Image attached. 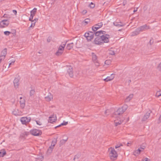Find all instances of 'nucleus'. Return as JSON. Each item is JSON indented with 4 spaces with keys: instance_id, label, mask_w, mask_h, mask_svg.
Listing matches in <instances>:
<instances>
[{
    "instance_id": "obj_1",
    "label": "nucleus",
    "mask_w": 161,
    "mask_h": 161,
    "mask_svg": "<svg viewBox=\"0 0 161 161\" xmlns=\"http://www.w3.org/2000/svg\"><path fill=\"white\" fill-rule=\"evenodd\" d=\"M109 35L106 34L105 36L102 35L100 36L96 37L94 40V43L97 45H101L103 43L108 42Z\"/></svg>"
},
{
    "instance_id": "obj_2",
    "label": "nucleus",
    "mask_w": 161,
    "mask_h": 161,
    "mask_svg": "<svg viewBox=\"0 0 161 161\" xmlns=\"http://www.w3.org/2000/svg\"><path fill=\"white\" fill-rule=\"evenodd\" d=\"M109 150H111L109 153V155L110 159L113 160H115L117 157V153L114 148L110 147Z\"/></svg>"
},
{
    "instance_id": "obj_3",
    "label": "nucleus",
    "mask_w": 161,
    "mask_h": 161,
    "mask_svg": "<svg viewBox=\"0 0 161 161\" xmlns=\"http://www.w3.org/2000/svg\"><path fill=\"white\" fill-rule=\"evenodd\" d=\"M128 107L127 105H124L122 107L119 108L118 110L114 112L115 115H120L123 114L127 109Z\"/></svg>"
},
{
    "instance_id": "obj_4",
    "label": "nucleus",
    "mask_w": 161,
    "mask_h": 161,
    "mask_svg": "<svg viewBox=\"0 0 161 161\" xmlns=\"http://www.w3.org/2000/svg\"><path fill=\"white\" fill-rule=\"evenodd\" d=\"M96 31H88V32H86L84 34V36L86 38L88 41H91L94 37V33Z\"/></svg>"
},
{
    "instance_id": "obj_5",
    "label": "nucleus",
    "mask_w": 161,
    "mask_h": 161,
    "mask_svg": "<svg viewBox=\"0 0 161 161\" xmlns=\"http://www.w3.org/2000/svg\"><path fill=\"white\" fill-rule=\"evenodd\" d=\"M31 134L34 136H39L42 134V132L40 130L34 129L30 131Z\"/></svg>"
},
{
    "instance_id": "obj_6",
    "label": "nucleus",
    "mask_w": 161,
    "mask_h": 161,
    "mask_svg": "<svg viewBox=\"0 0 161 161\" xmlns=\"http://www.w3.org/2000/svg\"><path fill=\"white\" fill-rule=\"evenodd\" d=\"M92 60L93 61L97 67H98L99 65V63L97 59V57L96 55L93 53H92Z\"/></svg>"
},
{
    "instance_id": "obj_7",
    "label": "nucleus",
    "mask_w": 161,
    "mask_h": 161,
    "mask_svg": "<svg viewBox=\"0 0 161 161\" xmlns=\"http://www.w3.org/2000/svg\"><path fill=\"white\" fill-rule=\"evenodd\" d=\"M31 120V118L30 117H22L20 119V121L23 124H26V123L29 122Z\"/></svg>"
},
{
    "instance_id": "obj_8",
    "label": "nucleus",
    "mask_w": 161,
    "mask_h": 161,
    "mask_svg": "<svg viewBox=\"0 0 161 161\" xmlns=\"http://www.w3.org/2000/svg\"><path fill=\"white\" fill-rule=\"evenodd\" d=\"M8 24V22L7 19L3 20L0 23V27L1 28L6 27Z\"/></svg>"
},
{
    "instance_id": "obj_9",
    "label": "nucleus",
    "mask_w": 161,
    "mask_h": 161,
    "mask_svg": "<svg viewBox=\"0 0 161 161\" xmlns=\"http://www.w3.org/2000/svg\"><path fill=\"white\" fill-rule=\"evenodd\" d=\"M67 73L71 77L73 76V69L71 66H69L68 67L67 69Z\"/></svg>"
},
{
    "instance_id": "obj_10",
    "label": "nucleus",
    "mask_w": 161,
    "mask_h": 161,
    "mask_svg": "<svg viewBox=\"0 0 161 161\" xmlns=\"http://www.w3.org/2000/svg\"><path fill=\"white\" fill-rule=\"evenodd\" d=\"M103 25L102 23L100 22L93 25L92 27V30H97L102 27Z\"/></svg>"
},
{
    "instance_id": "obj_11",
    "label": "nucleus",
    "mask_w": 161,
    "mask_h": 161,
    "mask_svg": "<svg viewBox=\"0 0 161 161\" xmlns=\"http://www.w3.org/2000/svg\"><path fill=\"white\" fill-rule=\"evenodd\" d=\"M57 120V117L56 115L53 114L51 116L49 117L48 122L51 123H53Z\"/></svg>"
},
{
    "instance_id": "obj_12",
    "label": "nucleus",
    "mask_w": 161,
    "mask_h": 161,
    "mask_svg": "<svg viewBox=\"0 0 161 161\" xmlns=\"http://www.w3.org/2000/svg\"><path fill=\"white\" fill-rule=\"evenodd\" d=\"M151 113V111L150 110H149L147 111L142 119V120L143 121H146L147 119L149 118Z\"/></svg>"
},
{
    "instance_id": "obj_13",
    "label": "nucleus",
    "mask_w": 161,
    "mask_h": 161,
    "mask_svg": "<svg viewBox=\"0 0 161 161\" xmlns=\"http://www.w3.org/2000/svg\"><path fill=\"white\" fill-rule=\"evenodd\" d=\"M113 24L115 26L120 27L124 26L125 25V23H123L121 22L118 21L117 20L114 22Z\"/></svg>"
},
{
    "instance_id": "obj_14",
    "label": "nucleus",
    "mask_w": 161,
    "mask_h": 161,
    "mask_svg": "<svg viewBox=\"0 0 161 161\" xmlns=\"http://www.w3.org/2000/svg\"><path fill=\"white\" fill-rule=\"evenodd\" d=\"M20 100L19 101V103L20 107L21 108H23L25 107V100L24 98H23L21 97H20Z\"/></svg>"
},
{
    "instance_id": "obj_15",
    "label": "nucleus",
    "mask_w": 161,
    "mask_h": 161,
    "mask_svg": "<svg viewBox=\"0 0 161 161\" xmlns=\"http://www.w3.org/2000/svg\"><path fill=\"white\" fill-rule=\"evenodd\" d=\"M150 27L149 26H147L146 25L140 26L138 28V30H149L150 29Z\"/></svg>"
},
{
    "instance_id": "obj_16",
    "label": "nucleus",
    "mask_w": 161,
    "mask_h": 161,
    "mask_svg": "<svg viewBox=\"0 0 161 161\" xmlns=\"http://www.w3.org/2000/svg\"><path fill=\"white\" fill-rule=\"evenodd\" d=\"M114 75L112 74L109 76H108L107 77L104 79V80L106 82H108L112 80L114 78Z\"/></svg>"
},
{
    "instance_id": "obj_17",
    "label": "nucleus",
    "mask_w": 161,
    "mask_h": 161,
    "mask_svg": "<svg viewBox=\"0 0 161 161\" xmlns=\"http://www.w3.org/2000/svg\"><path fill=\"white\" fill-rule=\"evenodd\" d=\"M19 78H16L14 79L13 82L14 85V87L17 88L18 87L19 85Z\"/></svg>"
},
{
    "instance_id": "obj_18",
    "label": "nucleus",
    "mask_w": 161,
    "mask_h": 161,
    "mask_svg": "<svg viewBox=\"0 0 161 161\" xmlns=\"http://www.w3.org/2000/svg\"><path fill=\"white\" fill-rule=\"evenodd\" d=\"M7 49L6 48H4L2 51L0 56V57H3V59H4L5 57L7 54Z\"/></svg>"
},
{
    "instance_id": "obj_19",
    "label": "nucleus",
    "mask_w": 161,
    "mask_h": 161,
    "mask_svg": "<svg viewBox=\"0 0 161 161\" xmlns=\"http://www.w3.org/2000/svg\"><path fill=\"white\" fill-rule=\"evenodd\" d=\"M53 98V96L50 93L47 96L45 97V99L48 102L50 101Z\"/></svg>"
},
{
    "instance_id": "obj_20",
    "label": "nucleus",
    "mask_w": 161,
    "mask_h": 161,
    "mask_svg": "<svg viewBox=\"0 0 161 161\" xmlns=\"http://www.w3.org/2000/svg\"><path fill=\"white\" fill-rule=\"evenodd\" d=\"M103 32H105V31H97V32H95L94 34H95V36H100L103 34Z\"/></svg>"
},
{
    "instance_id": "obj_21",
    "label": "nucleus",
    "mask_w": 161,
    "mask_h": 161,
    "mask_svg": "<svg viewBox=\"0 0 161 161\" xmlns=\"http://www.w3.org/2000/svg\"><path fill=\"white\" fill-rule=\"evenodd\" d=\"M133 94H130L125 100V101L126 102H129L131 99L133 98Z\"/></svg>"
},
{
    "instance_id": "obj_22",
    "label": "nucleus",
    "mask_w": 161,
    "mask_h": 161,
    "mask_svg": "<svg viewBox=\"0 0 161 161\" xmlns=\"http://www.w3.org/2000/svg\"><path fill=\"white\" fill-rule=\"evenodd\" d=\"M73 45L74 44L73 43L68 44L66 46V48L68 50H69L73 47Z\"/></svg>"
},
{
    "instance_id": "obj_23",
    "label": "nucleus",
    "mask_w": 161,
    "mask_h": 161,
    "mask_svg": "<svg viewBox=\"0 0 161 161\" xmlns=\"http://www.w3.org/2000/svg\"><path fill=\"white\" fill-rule=\"evenodd\" d=\"M140 31H134L130 34V36H133L139 34Z\"/></svg>"
},
{
    "instance_id": "obj_24",
    "label": "nucleus",
    "mask_w": 161,
    "mask_h": 161,
    "mask_svg": "<svg viewBox=\"0 0 161 161\" xmlns=\"http://www.w3.org/2000/svg\"><path fill=\"white\" fill-rule=\"evenodd\" d=\"M6 154L5 150H2L0 151V157H3Z\"/></svg>"
},
{
    "instance_id": "obj_25",
    "label": "nucleus",
    "mask_w": 161,
    "mask_h": 161,
    "mask_svg": "<svg viewBox=\"0 0 161 161\" xmlns=\"http://www.w3.org/2000/svg\"><path fill=\"white\" fill-rule=\"evenodd\" d=\"M90 20L89 19L87 18L85 19L82 22V24L84 25H86L88 24V23L90 22Z\"/></svg>"
},
{
    "instance_id": "obj_26",
    "label": "nucleus",
    "mask_w": 161,
    "mask_h": 161,
    "mask_svg": "<svg viewBox=\"0 0 161 161\" xmlns=\"http://www.w3.org/2000/svg\"><path fill=\"white\" fill-rule=\"evenodd\" d=\"M18 111V109H15L12 112V113L15 115H18L19 114Z\"/></svg>"
},
{
    "instance_id": "obj_27",
    "label": "nucleus",
    "mask_w": 161,
    "mask_h": 161,
    "mask_svg": "<svg viewBox=\"0 0 161 161\" xmlns=\"http://www.w3.org/2000/svg\"><path fill=\"white\" fill-rule=\"evenodd\" d=\"M37 8H34L31 11V14L34 16L36 12Z\"/></svg>"
},
{
    "instance_id": "obj_28",
    "label": "nucleus",
    "mask_w": 161,
    "mask_h": 161,
    "mask_svg": "<svg viewBox=\"0 0 161 161\" xmlns=\"http://www.w3.org/2000/svg\"><path fill=\"white\" fill-rule=\"evenodd\" d=\"M68 124V122H65L64 121L60 125L57 126L55 127V128H56L58 127H59L61 126V125H66Z\"/></svg>"
},
{
    "instance_id": "obj_29",
    "label": "nucleus",
    "mask_w": 161,
    "mask_h": 161,
    "mask_svg": "<svg viewBox=\"0 0 161 161\" xmlns=\"http://www.w3.org/2000/svg\"><path fill=\"white\" fill-rule=\"evenodd\" d=\"M54 146H53L51 145L49 147V148L47 150V151L49 153H51L53 149V148Z\"/></svg>"
},
{
    "instance_id": "obj_30",
    "label": "nucleus",
    "mask_w": 161,
    "mask_h": 161,
    "mask_svg": "<svg viewBox=\"0 0 161 161\" xmlns=\"http://www.w3.org/2000/svg\"><path fill=\"white\" fill-rule=\"evenodd\" d=\"M155 96L158 97H159L160 96H161V90H160L159 91H157L156 94Z\"/></svg>"
},
{
    "instance_id": "obj_31",
    "label": "nucleus",
    "mask_w": 161,
    "mask_h": 161,
    "mask_svg": "<svg viewBox=\"0 0 161 161\" xmlns=\"http://www.w3.org/2000/svg\"><path fill=\"white\" fill-rule=\"evenodd\" d=\"M57 142V139H54V140H53L52 143H51V145L53 146H55V145L56 144Z\"/></svg>"
},
{
    "instance_id": "obj_32",
    "label": "nucleus",
    "mask_w": 161,
    "mask_h": 161,
    "mask_svg": "<svg viewBox=\"0 0 161 161\" xmlns=\"http://www.w3.org/2000/svg\"><path fill=\"white\" fill-rule=\"evenodd\" d=\"M146 147V144L145 143H143L140 146V148L141 149L143 150Z\"/></svg>"
},
{
    "instance_id": "obj_33",
    "label": "nucleus",
    "mask_w": 161,
    "mask_h": 161,
    "mask_svg": "<svg viewBox=\"0 0 161 161\" xmlns=\"http://www.w3.org/2000/svg\"><path fill=\"white\" fill-rule=\"evenodd\" d=\"M63 53V52L60 51H59L58 50V51L56 52V54L57 56H59L61 55Z\"/></svg>"
},
{
    "instance_id": "obj_34",
    "label": "nucleus",
    "mask_w": 161,
    "mask_h": 161,
    "mask_svg": "<svg viewBox=\"0 0 161 161\" xmlns=\"http://www.w3.org/2000/svg\"><path fill=\"white\" fill-rule=\"evenodd\" d=\"M123 122V120H122V121L120 120L118 122H116L115 121V125L116 126H117L121 124Z\"/></svg>"
},
{
    "instance_id": "obj_35",
    "label": "nucleus",
    "mask_w": 161,
    "mask_h": 161,
    "mask_svg": "<svg viewBox=\"0 0 161 161\" xmlns=\"http://www.w3.org/2000/svg\"><path fill=\"white\" fill-rule=\"evenodd\" d=\"M95 6V5L93 3L91 2L90 4L89 5V7H90V8H93Z\"/></svg>"
},
{
    "instance_id": "obj_36",
    "label": "nucleus",
    "mask_w": 161,
    "mask_h": 161,
    "mask_svg": "<svg viewBox=\"0 0 161 161\" xmlns=\"http://www.w3.org/2000/svg\"><path fill=\"white\" fill-rule=\"evenodd\" d=\"M80 157V156H79V155H75L74 158V160H78V159Z\"/></svg>"
},
{
    "instance_id": "obj_37",
    "label": "nucleus",
    "mask_w": 161,
    "mask_h": 161,
    "mask_svg": "<svg viewBox=\"0 0 161 161\" xmlns=\"http://www.w3.org/2000/svg\"><path fill=\"white\" fill-rule=\"evenodd\" d=\"M109 54L110 55H114L115 54V53L114 51L110 50H109Z\"/></svg>"
},
{
    "instance_id": "obj_38",
    "label": "nucleus",
    "mask_w": 161,
    "mask_h": 161,
    "mask_svg": "<svg viewBox=\"0 0 161 161\" xmlns=\"http://www.w3.org/2000/svg\"><path fill=\"white\" fill-rule=\"evenodd\" d=\"M35 92V91L34 90H31L30 92V96H32Z\"/></svg>"
},
{
    "instance_id": "obj_39",
    "label": "nucleus",
    "mask_w": 161,
    "mask_h": 161,
    "mask_svg": "<svg viewBox=\"0 0 161 161\" xmlns=\"http://www.w3.org/2000/svg\"><path fill=\"white\" fill-rule=\"evenodd\" d=\"M64 49V48L63 47L60 46L58 48V50L59 51H62L63 52Z\"/></svg>"
},
{
    "instance_id": "obj_40",
    "label": "nucleus",
    "mask_w": 161,
    "mask_h": 161,
    "mask_svg": "<svg viewBox=\"0 0 161 161\" xmlns=\"http://www.w3.org/2000/svg\"><path fill=\"white\" fill-rule=\"evenodd\" d=\"M111 63V61L110 60H106L105 62V64L107 65H109Z\"/></svg>"
},
{
    "instance_id": "obj_41",
    "label": "nucleus",
    "mask_w": 161,
    "mask_h": 161,
    "mask_svg": "<svg viewBox=\"0 0 161 161\" xmlns=\"http://www.w3.org/2000/svg\"><path fill=\"white\" fill-rule=\"evenodd\" d=\"M5 35H9L11 32L8 31H5L4 32Z\"/></svg>"
},
{
    "instance_id": "obj_42",
    "label": "nucleus",
    "mask_w": 161,
    "mask_h": 161,
    "mask_svg": "<svg viewBox=\"0 0 161 161\" xmlns=\"http://www.w3.org/2000/svg\"><path fill=\"white\" fill-rule=\"evenodd\" d=\"M134 155L135 156H137L138 155L140 154V153H139V152L137 151V150H136L134 152Z\"/></svg>"
},
{
    "instance_id": "obj_43",
    "label": "nucleus",
    "mask_w": 161,
    "mask_h": 161,
    "mask_svg": "<svg viewBox=\"0 0 161 161\" xmlns=\"http://www.w3.org/2000/svg\"><path fill=\"white\" fill-rule=\"evenodd\" d=\"M121 146H123V145H122V144L121 143H120V144H117L115 146V148L116 149V148H118V147H120Z\"/></svg>"
},
{
    "instance_id": "obj_44",
    "label": "nucleus",
    "mask_w": 161,
    "mask_h": 161,
    "mask_svg": "<svg viewBox=\"0 0 161 161\" xmlns=\"http://www.w3.org/2000/svg\"><path fill=\"white\" fill-rule=\"evenodd\" d=\"M64 139H62L60 141V145H62L64 144L65 142H64Z\"/></svg>"
},
{
    "instance_id": "obj_45",
    "label": "nucleus",
    "mask_w": 161,
    "mask_h": 161,
    "mask_svg": "<svg viewBox=\"0 0 161 161\" xmlns=\"http://www.w3.org/2000/svg\"><path fill=\"white\" fill-rule=\"evenodd\" d=\"M153 38H152L149 42V44L150 45H152L153 43Z\"/></svg>"
},
{
    "instance_id": "obj_46",
    "label": "nucleus",
    "mask_w": 161,
    "mask_h": 161,
    "mask_svg": "<svg viewBox=\"0 0 161 161\" xmlns=\"http://www.w3.org/2000/svg\"><path fill=\"white\" fill-rule=\"evenodd\" d=\"M34 16L31 14L30 17L29 18V20L31 21H33V20H32V19H33V17Z\"/></svg>"
},
{
    "instance_id": "obj_47",
    "label": "nucleus",
    "mask_w": 161,
    "mask_h": 161,
    "mask_svg": "<svg viewBox=\"0 0 161 161\" xmlns=\"http://www.w3.org/2000/svg\"><path fill=\"white\" fill-rule=\"evenodd\" d=\"M31 21H32V23H31V25L30 27H31V26H34L35 25V24L36 23V21H34V20H33Z\"/></svg>"
},
{
    "instance_id": "obj_48",
    "label": "nucleus",
    "mask_w": 161,
    "mask_h": 161,
    "mask_svg": "<svg viewBox=\"0 0 161 161\" xmlns=\"http://www.w3.org/2000/svg\"><path fill=\"white\" fill-rule=\"evenodd\" d=\"M36 124L39 125H42V123L39 121H36Z\"/></svg>"
},
{
    "instance_id": "obj_49",
    "label": "nucleus",
    "mask_w": 161,
    "mask_h": 161,
    "mask_svg": "<svg viewBox=\"0 0 161 161\" xmlns=\"http://www.w3.org/2000/svg\"><path fill=\"white\" fill-rule=\"evenodd\" d=\"M158 69L159 70H161V62L159 64L158 67Z\"/></svg>"
},
{
    "instance_id": "obj_50",
    "label": "nucleus",
    "mask_w": 161,
    "mask_h": 161,
    "mask_svg": "<svg viewBox=\"0 0 161 161\" xmlns=\"http://www.w3.org/2000/svg\"><path fill=\"white\" fill-rule=\"evenodd\" d=\"M87 11L86 10H84L82 11V14H85L86 13Z\"/></svg>"
},
{
    "instance_id": "obj_51",
    "label": "nucleus",
    "mask_w": 161,
    "mask_h": 161,
    "mask_svg": "<svg viewBox=\"0 0 161 161\" xmlns=\"http://www.w3.org/2000/svg\"><path fill=\"white\" fill-rule=\"evenodd\" d=\"M137 150L140 153L142 151V149H141L140 148H139L138 149H137Z\"/></svg>"
},
{
    "instance_id": "obj_52",
    "label": "nucleus",
    "mask_w": 161,
    "mask_h": 161,
    "mask_svg": "<svg viewBox=\"0 0 161 161\" xmlns=\"http://www.w3.org/2000/svg\"><path fill=\"white\" fill-rule=\"evenodd\" d=\"M15 62V60L12 61L9 64V67L11 64H13Z\"/></svg>"
},
{
    "instance_id": "obj_53",
    "label": "nucleus",
    "mask_w": 161,
    "mask_h": 161,
    "mask_svg": "<svg viewBox=\"0 0 161 161\" xmlns=\"http://www.w3.org/2000/svg\"><path fill=\"white\" fill-rule=\"evenodd\" d=\"M142 161H149V160L147 158H146L144 160H142Z\"/></svg>"
},
{
    "instance_id": "obj_54",
    "label": "nucleus",
    "mask_w": 161,
    "mask_h": 161,
    "mask_svg": "<svg viewBox=\"0 0 161 161\" xmlns=\"http://www.w3.org/2000/svg\"><path fill=\"white\" fill-rule=\"evenodd\" d=\"M47 41L48 42H49L51 41V38L48 37L47 39Z\"/></svg>"
},
{
    "instance_id": "obj_55",
    "label": "nucleus",
    "mask_w": 161,
    "mask_h": 161,
    "mask_svg": "<svg viewBox=\"0 0 161 161\" xmlns=\"http://www.w3.org/2000/svg\"><path fill=\"white\" fill-rule=\"evenodd\" d=\"M13 12L14 14H17V11L16 10H13Z\"/></svg>"
},
{
    "instance_id": "obj_56",
    "label": "nucleus",
    "mask_w": 161,
    "mask_h": 161,
    "mask_svg": "<svg viewBox=\"0 0 161 161\" xmlns=\"http://www.w3.org/2000/svg\"><path fill=\"white\" fill-rule=\"evenodd\" d=\"M4 59H3V57H0V63H1L2 60H3Z\"/></svg>"
},
{
    "instance_id": "obj_57",
    "label": "nucleus",
    "mask_w": 161,
    "mask_h": 161,
    "mask_svg": "<svg viewBox=\"0 0 161 161\" xmlns=\"http://www.w3.org/2000/svg\"><path fill=\"white\" fill-rule=\"evenodd\" d=\"M66 43H64V44H63L62 45H61V46L63 47L64 48L66 45Z\"/></svg>"
},
{
    "instance_id": "obj_58",
    "label": "nucleus",
    "mask_w": 161,
    "mask_h": 161,
    "mask_svg": "<svg viewBox=\"0 0 161 161\" xmlns=\"http://www.w3.org/2000/svg\"><path fill=\"white\" fill-rule=\"evenodd\" d=\"M108 110H106L105 111V114L106 115H108L107 114V113H108Z\"/></svg>"
},
{
    "instance_id": "obj_59",
    "label": "nucleus",
    "mask_w": 161,
    "mask_h": 161,
    "mask_svg": "<svg viewBox=\"0 0 161 161\" xmlns=\"http://www.w3.org/2000/svg\"><path fill=\"white\" fill-rule=\"evenodd\" d=\"M38 20V19L36 18L35 19L33 20H34V21H36V22Z\"/></svg>"
},
{
    "instance_id": "obj_60",
    "label": "nucleus",
    "mask_w": 161,
    "mask_h": 161,
    "mask_svg": "<svg viewBox=\"0 0 161 161\" xmlns=\"http://www.w3.org/2000/svg\"><path fill=\"white\" fill-rule=\"evenodd\" d=\"M7 15L6 14H4L3 16V17H7Z\"/></svg>"
},
{
    "instance_id": "obj_61",
    "label": "nucleus",
    "mask_w": 161,
    "mask_h": 161,
    "mask_svg": "<svg viewBox=\"0 0 161 161\" xmlns=\"http://www.w3.org/2000/svg\"><path fill=\"white\" fill-rule=\"evenodd\" d=\"M131 144V143L128 142L127 146H129Z\"/></svg>"
},
{
    "instance_id": "obj_62",
    "label": "nucleus",
    "mask_w": 161,
    "mask_h": 161,
    "mask_svg": "<svg viewBox=\"0 0 161 161\" xmlns=\"http://www.w3.org/2000/svg\"><path fill=\"white\" fill-rule=\"evenodd\" d=\"M12 33L15 34L16 33V31H13V32Z\"/></svg>"
},
{
    "instance_id": "obj_63",
    "label": "nucleus",
    "mask_w": 161,
    "mask_h": 161,
    "mask_svg": "<svg viewBox=\"0 0 161 161\" xmlns=\"http://www.w3.org/2000/svg\"><path fill=\"white\" fill-rule=\"evenodd\" d=\"M137 11V8H136V9H134L133 11L134 12H136Z\"/></svg>"
},
{
    "instance_id": "obj_64",
    "label": "nucleus",
    "mask_w": 161,
    "mask_h": 161,
    "mask_svg": "<svg viewBox=\"0 0 161 161\" xmlns=\"http://www.w3.org/2000/svg\"><path fill=\"white\" fill-rule=\"evenodd\" d=\"M131 82V80H129L128 81V82L129 83H130V82Z\"/></svg>"
}]
</instances>
